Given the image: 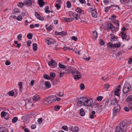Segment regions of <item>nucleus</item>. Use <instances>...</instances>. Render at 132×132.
Wrapping results in <instances>:
<instances>
[{"instance_id": "f257e3e1", "label": "nucleus", "mask_w": 132, "mask_h": 132, "mask_svg": "<svg viewBox=\"0 0 132 132\" xmlns=\"http://www.w3.org/2000/svg\"><path fill=\"white\" fill-rule=\"evenodd\" d=\"M127 128L126 123L125 122L120 123V126H117L116 128V132H123L125 131Z\"/></svg>"}, {"instance_id": "f03ea898", "label": "nucleus", "mask_w": 132, "mask_h": 132, "mask_svg": "<svg viewBox=\"0 0 132 132\" xmlns=\"http://www.w3.org/2000/svg\"><path fill=\"white\" fill-rule=\"evenodd\" d=\"M56 101L54 97L53 96H51L46 99L43 100V102L46 103H48L50 104Z\"/></svg>"}, {"instance_id": "7ed1b4c3", "label": "nucleus", "mask_w": 132, "mask_h": 132, "mask_svg": "<svg viewBox=\"0 0 132 132\" xmlns=\"http://www.w3.org/2000/svg\"><path fill=\"white\" fill-rule=\"evenodd\" d=\"M131 88V86L130 84L128 83H126L124 85L123 89V92L124 94H126L130 90V88Z\"/></svg>"}, {"instance_id": "20e7f679", "label": "nucleus", "mask_w": 132, "mask_h": 132, "mask_svg": "<svg viewBox=\"0 0 132 132\" xmlns=\"http://www.w3.org/2000/svg\"><path fill=\"white\" fill-rule=\"evenodd\" d=\"M85 101L83 102V105L85 106H90L92 102V101L91 100H89L88 99L86 98H85Z\"/></svg>"}, {"instance_id": "39448f33", "label": "nucleus", "mask_w": 132, "mask_h": 132, "mask_svg": "<svg viewBox=\"0 0 132 132\" xmlns=\"http://www.w3.org/2000/svg\"><path fill=\"white\" fill-rule=\"evenodd\" d=\"M120 85H118L116 88V90L114 92V94L115 95L118 96H119V92L120 91Z\"/></svg>"}, {"instance_id": "423d86ee", "label": "nucleus", "mask_w": 132, "mask_h": 132, "mask_svg": "<svg viewBox=\"0 0 132 132\" xmlns=\"http://www.w3.org/2000/svg\"><path fill=\"white\" fill-rule=\"evenodd\" d=\"M107 28L108 30H111L112 31L115 30V28L111 23H109L107 25Z\"/></svg>"}, {"instance_id": "0eeeda50", "label": "nucleus", "mask_w": 132, "mask_h": 132, "mask_svg": "<svg viewBox=\"0 0 132 132\" xmlns=\"http://www.w3.org/2000/svg\"><path fill=\"white\" fill-rule=\"evenodd\" d=\"M69 129L70 131H72L74 132H78L79 130V129L78 127H76L72 128V126H70L69 128Z\"/></svg>"}, {"instance_id": "6e6552de", "label": "nucleus", "mask_w": 132, "mask_h": 132, "mask_svg": "<svg viewBox=\"0 0 132 132\" xmlns=\"http://www.w3.org/2000/svg\"><path fill=\"white\" fill-rule=\"evenodd\" d=\"M35 16L38 19L42 21H43L44 20V18L43 17L40 16L38 12H35Z\"/></svg>"}, {"instance_id": "1a4fd4ad", "label": "nucleus", "mask_w": 132, "mask_h": 132, "mask_svg": "<svg viewBox=\"0 0 132 132\" xmlns=\"http://www.w3.org/2000/svg\"><path fill=\"white\" fill-rule=\"evenodd\" d=\"M118 101L117 99L115 97L114 98L112 99L111 102L110 104H109V106L113 105H114L115 103H116L117 104L118 103Z\"/></svg>"}, {"instance_id": "9d476101", "label": "nucleus", "mask_w": 132, "mask_h": 132, "mask_svg": "<svg viewBox=\"0 0 132 132\" xmlns=\"http://www.w3.org/2000/svg\"><path fill=\"white\" fill-rule=\"evenodd\" d=\"M93 9V8H91V9ZM91 13L92 16L94 18H96L97 16V12L95 10H92L91 11Z\"/></svg>"}, {"instance_id": "9b49d317", "label": "nucleus", "mask_w": 132, "mask_h": 132, "mask_svg": "<svg viewBox=\"0 0 132 132\" xmlns=\"http://www.w3.org/2000/svg\"><path fill=\"white\" fill-rule=\"evenodd\" d=\"M46 42L48 45L51 44H54L55 43V41L53 39H51L50 40L48 39L46 40Z\"/></svg>"}, {"instance_id": "f8f14e48", "label": "nucleus", "mask_w": 132, "mask_h": 132, "mask_svg": "<svg viewBox=\"0 0 132 132\" xmlns=\"http://www.w3.org/2000/svg\"><path fill=\"white\" fill-rule=\"evenodd\" d=\"M120 109V106L118 104H116L113 109V110L114 111H117V112H119Z\"/></svg>"}, {"instance_id": "ddd939ff", "label": "nucleus", "mask_w": 132, "mask_h": 132, "mask_svg": "<svg viewBox=\"0 0 132 132\" xmlns=\"http://www.w3.org/2000/svg\"><path fill=\"white\" fill-rule=\"evenodd\" d=\"M40 96L37 94H36L32 98L33 100L34 101H38L40 99Z\"/></svg>"}, {"instance_id": "4468645a", "label": "nucleus", "mask_w": 132, "mask_h": 132, "mask_svg": "<svg viewBox=\"0 0 132 132\" xmlns=\"http://www.w3.org/2000/svg\"><path fill=\"white\" fill-rule=\"evenodd\" d=\"M24 3L26 5L29 6L32 4V2L31 0L24 1Z\"/></svg>"}, {"instance_id": "2eb2a0df", "label": "nucleus", "mask_w": 132, "mask_h": 132, "mask_svg": "<svg viewBox=\"0 0 132 132\" xmlns=\"http://www.w3.org/2000/svg\"><path fill=\"white\" fill-rule=\"evenodd\" d=\"M79 14H84V11L81 10L79 7H78L75 10Z\"/></svg>"}, {"instance_id": "dca6fc26", "label": "nucleus", "mask_w": 132, "mask_h": 132, "mask_svg": "<svg viewBox=\"0 0 132 132\" xmlns=\"http://www.w3.org/2000/svg\"><path fill=\"white\" fill-rule=\"evenodd\" d=\"M38 4L40 7H42L44 4L45 3L43 0H38Z\"/></svg>"}, {"instance_id": "f3484780", "label": "nucleus", "mask_w": 132, "mask_h": 132, "mask_svg": "<svg viewBox=\"0 0 132 132\" xmlns=\"http://www.w3.org/2000/svg\"><path fill=\"white\" fill-rule=\"evenodd\" d=\"M71 71V73H72L73 75H75V74H80L79 72L76 69L72 70V69Z\"/></svg>"}, {"instance_id": "a211bd4d", "label": "nucleus", "mask_w": 132, "mask_h": 132, "mask_svg": "<svg viewBox=\"0 0 132 132\" xmlns=\"http://www.w3.org/2000/svg\"><path fill=\"white\" fill-rule=\"evenodd\" d=\"M55 63V61L54 60H52L50 61L48 63V65L50 66H52L54 65Z\"/></svg>"}, {"instance_id": "6ab92c4d", "label": "nucleus", "mask_w": 132, "mask_h": 132, "mask_svg": "<svg viewBox=\"0 0 132 132\" xmlns=\"http://www.w3.org/2000/svg\"><path fill=\"white\" fill-rule=\"evenodd\" d=\"M80 114L82 116H84L85 114V112L83 109L82 108L80 110Z\"/></svg>"}, {"instance_id": "aec40b11", "label": "nucleus", "mask_w": 132, "mask_h": 132, "mask_svg": "<svg viewBox=\"0 0 132 132\" xmlns=\"http://www.w3.org/2000/svg\"><path fill=\"white\" fill-rule=\"evenodd\" d=\"M65 70L66 71H67L68 73H71V69H72L69 67H65Z\"/></svg>"}, {"instance_id": "412c9836", "label": "nucleus", "mask_w": 132, "mask_h": 132, "mask_svg": "<svg viewBox=\"0 0 132 132\" xmlns=\"http://www.w3.org/2000/svg\"><path fill=\"white\" fill-rule=\"evenodd\" d=\"M76 74L74 76V78L75 79L78 80L81 77V75H80V74Z\"/></svg>"}, {"instance_id": "4be33fe9", "label": "nucleus", "mask_w": 132, "mask_h": 132, "mask_svg": "<svg viewBox=\"0 0 132 132\" xmlns=\"http://www.w3.org/2000/svg\"><path fill=\"white\" fill-rule=\"evenodd\" d=\"M33 50L35 51H36L37 50V45L36 43H35L33 44Z\"/></svg>"}, {"instance_id": "5701e85b", "label": "nucleus", "mask_w": 132, "mask_h": 132, "mask_svg": "<svg viewBox=\"0 0 132 132\" xmlns=\"http://www.w3.org/2000/svg\"><path fill=\"white\" fill-rule=\"evenodd\" d=\"M45 85L46 87H47L49 88L50 87V84L48 81H47L45 82Z\"/></svg>"}, {"instance_id": "b1692460", "label": "nucleus", "mask_w": 132, "mask_h": 132, "mask_svg": "<svg viewBox=\"0 0 132 132\" xmlns=\"http://www.w3.org/2000/svg\"><path fill=\"white\" fill-rule=\"evenodd\" d=\"M109 100L108 99H107L105 100V101H104V103L105 104L104 105V106L105 107H106V106H108V103H109Z\"/></svg>"}, {"instance_id": "393cba45", "label": "nucleus", "mask_w": 132, "mask_h": 132, "mask_svg": "<svg viewBox=\"0 0 132 132\" xmlns=\"http://www.w3.org/2000/svg\"><path fill=\"white\" fill-rule=\"evenodd\" d=\"M126 100L127 102L132 101V95H130L128 96L127 97Z\"/></svg>"}, {"instance_id": "a878e982", "label": "nucleus", "mask_w": 132, "mask_h": 132, "mask_svg": "<svg viewBox=\"0 0 132 132\" xmlns=\"http://www.w3.org/2000/svg\"><path fill=\"white\" fill-rule=\"evenodd\" d=\"M49 9V7L48 6H46L45 8V12L46 13H49L50 12V11L48 10Z\"/></svg>"}, {"instance_id": "bb28decb", "label": "nucleus", "mask_w": 132, "mask_h": 132, "mask_svg": "<svg viewBox=\"0 0 132 132\" xmlns=\"http://www.w3.org/2000/svg\"><path fill=\"white\" fill-rule=\"evenodd\" d=\"M22 82H19L18 83V85L19 87V90L20 92H21L22 91Z\"/></svg>"}, {"instance_id": "cd10ccee", "label": "nucleus", "mask_w": 132, "mask_h": 132, "mask_svg": "<svg viewBox=\"0 0 132 132\" xmlns=\"http://www.w3.org/2000/svg\"><path fill=\"white\" fill-rule=\"evenodd\" d=\"M82 104V101L79 100H78L77 102V104L78 106H81Z\"/></svg>"}, {"instance_id": "c85d7f7f", "label": "nucleus", "mask_w": 132, "mask_h": 132, "mask_svg": "<svg viewBox=\"0 0 132 132\" xmlns=\"http://www.w3.org/2000/svg\"><path fill=\"white\" fill-rule=\"evenodd\" d=\"M59 35L61 36H65L67 35V33L64 31H62L59 32Z\"/></svg>"}, {"instance_id": "c756f323", "label": "nucleus", "mask_w": 132, "mask_h": 132, "mask_svg": "<svg viewBox=\"0 0 132 132\" xmlns=\"http://www.w3.org/2000/svg\"><path fill=\"white\" fill-rule=\"evenodd\" d=\"M7 113L3 111L1 112V116L2 117H4L6 115Z\"/></svg>"}, {"instance_id": "7c9ffc66", "label": "nucleus", "mask_w": 132, "mask_h": 132, "mask_svg": "<svg viewBox=\"0 0 132 132\" xmlns=\"http://www.w3.org/2000/svg\"><path fill=\"white\" fill-rule=\"evenodd\" d=\"M59 67L61 69H64L65 66L63 64H61L60 63H59Z\"/></svg>"}, {"instance_id": "2f4dec72", "label": "nucleus", "mask_w": 132, "mask_h": 132, "mask_svg": "<svg viewBox=\"0 0 132 132\" xmlns=\"http://www.w3.org/2000/svg\"><path fill=\"white\" fill-rule=\"evenodd\" d=\"M18 119L17 117H14L12 119V122L13 123H15Z\"/></svg>"}, {"instance_id": "473e14b6", "label": "nucleus", "mask_w": 132, "mask_h": 132, "mask_svg": "<svg viewBox=\"0 0 132 132\" xmlns=\"http://www.w3.org/2000/svg\"><path fill=\"white\" fill-rule=\"evenodd\" d=\"M93 36L95 38H97V32L96 31H93Z\"/></svg>"}, {"instance_id": "72a5a7b5", "label": "nucleus", "mask_w": 132, "mask_h": 132, "mask_svg": "<svg viewBox=\"0 0 132 132\" xmlns=\"http://www.w3.org/2000/svg\"><path fill=\"white\" fill-rule=\"evenodd\" d=\"M50 75L51 78H54L55 77V74L54 72H52L50 73Z\"/></svg>"}, {"instance_id": "f704fd0d", "label": "nucleus", "mask_w": 132, "mask_h": 132, "mask_svg": "<svg viewBox=\"0 0 132 132\" xmlns=\"http://www.w3.org/2000/svg\"><path fill=\"white\" fill-rule=\"evenodd\" d=\"M44 77L45 79H46L49 80L50 78L49 76L48 75H47L45 74L44 75Z\"/></svg>"}, {"instance_id": "c9c22d12", "label": "nucleus", "mask_w": 132, "mask_h": 132, "mask_svg": "<svg viewBox=\"0 0 132 132\" xmlns=\"http://www.w3.org/2000/svg\"><path fill=\"white\" fill-rule=\"evenodd\" d=\"M67 7L68 8H70L71 6V4L70 1H68L67 2Z\"/></svg>"}, {"instance_id": "e433bc0d", "label": "nucleus", "mask_w": 132, "mask_h": 132, "mask_svg": "<svg viewBox=\"0 0 132 132\" xmlns=\"http://www.w3.org/2000/svg\"><path fill=\"white\" fill-rule=\"evenodd\" d=\"M86 98V97H81L79 98H78V99L80 100L81 101H82V103H83V102L85 101V100H84L85 98Z\"/></svg>"}, {"instance_id": "4c0bfd02", "label": "nucleus", "mask_w": 132, "mask_h": 132, "mask_svg": "<svg viewBox=\"0 0 132 132\" xmlns=\"http://www.w3.org/2000/svg\"><path fill=\"white\" fill-rule=\"evenodd\" d=\"M14 94V92L13 91H10L8 93V95L10 96H13Z\"/></svg>"}, {"instance_id": "58836bf2", "label": "nucleus", "mask_w": 132, "mask_h": 132, "mask_svg": "<svg viewBox=\"0 0 132 132\" xmlns=\"http://www.w3.org/2000/svg\"><path fill=\"white\" fill-rule=\"evenodd\" d=\"M110 8H111L110 7V6L109 7H105L104 8V11L106 13L108 12Z\"/></svg>"}, {"instance_id": "ea45409f", "label": "nucleus", "mask_w": 132, "mask_h": 132, "mask_svg": "<svg viewBox=\"0 0 132 132\" xmlns=\"http://www.w3.org/2000/svg\"><path fill=\"white\" fill-rule=\"evenodd\" d=\"M27 37L29 39H31L32 38V35L31 34H29L27 36Z\"/></svg>"}, {"instance_id": "a19ab883", "label": "nucleus", "mask_w": 132, "mask_h": 132, "mask_svg": "<svg viewBox=\"0 0 132 132\" xmlns=\"http://www.w3.org/2000/svg\"><path fill=\"white\" fill-rule=\"evenodd\" d=\"M109 86L110 85L108 83L105 84L104 85V88L106 89H108L109 88Z\"/></svg>"}, {"instance_id": "79ce46f5", "label": "nucleus", "mask_w": 132, "mask_h": 132, "mask_svg": "<svg viewBox=\"0 0 132 132\" xmlns=\"http://www.w3.org/2000/svg\"><path fill=\"white\" fill-rule=\"evenodd\" d=\"M80 89L81 90H83L85 88V86L83 84H81L80 86Z\"/></svg>"}, {"instance_id": "37998d69", "label": "nucleus", "mask_w": 132, "mask_h": 132, "mask_svg": "<svg viewBox=\"0 0 132 132\" xmlns=\"http://www.w3.org/2000/svg\"><path fill=\"white\" fill-rule=\"evenodd\" d=\"M117 39L115 38V36H112L111 39V41L112 42L115 41Z\"/></svg>"}, {"instance_id": "c03bdc74", "label": "nucleus", "mask_w": 132, "mask_h": 132, "mask_svg": "<svg viewBox=\"0 0 132 132\" xmlns=\"http://www.w3.org/2000/svg\"><path fill=\"white\" fill-rule=\"evenodd\" d=\"M60 106L59 105H56L54 108L55 110L56 111L60 109Z\"/></svg>"}, {"instance_id": "a18cd8bd", "label": "nucleus", "mask_w": 132, "mask_h": 132, "mask_svg": "<svg viewBox=\"0 0 132 132\" xmlns=\"http://www.w3.org/2000/svg\"><path fill=\"white\" fill-rule=\"evenodd\" d=\"M64 20L66 22H70V18H64Z\"/></svg>"}, {"instance_id": "49530a36", "label": "nucleus", "mask_w": 132, "mask_h": 132, "mask_svg": "<svg viewBox=\"0 0 132 132\" xmlns=\"http://www.w3.org/2000/svg\"><path fill=\"white\" fill-rule=\"evenodd\" d=\"M38 122L39 124H41L42 122V118H39L38 120Z\"/></svg>"}, {"instance_id": "de8ad7c7", "label": "nucleus", "mask_w": 132, "mask_h": 132, "mask_svg": "<svg viewBox=\"0 0 132 132\" xmlns=\"http://www.w3.org/2000/svg\"><path fill=\"white\" fill-rule=\"evenodd\" d=\"M22 19V16L21 15L18 16L17 18V19L18 21H21Z\"/></svg>"}, {"instance_id": "09e8293b", "label": "nucleus", "mask_w": 132, "mask_h": 132, "mask_svg": "<svg viewBox=\"0 0 132 132\" xmlns=\"http://www.w3.org/2000/svg\"><path fill=\"white\" fill-rule=\"evenodd\" d=\"M100 45H103L104 44V42L103 40L102 39H100Z\"/></svg>"}, {"instance_id": "8fccbe9b", "label": "nucleus", "mask_w": 132, "mask_h": 132, "mask_svg": "<svg viewBox=\"0 0 132 132\" xmlns=\"http://www.w3.org/2000/svg\"><path fill=\"white\" fill-rule=\"evenodd\" d=\"M120 46V44H114V47L116 48H118Z\"/></svg>"}, {"instance_id": "3c124183", "label": "nucleus", "mask_w": 132, "mask_h": 132, "mask_svg": "<svg viewBox=\"0 0 132 132\" xmlns=\"http://www.w3.org/2000/svg\"><path fill=\"white\" fill-rule=\"evenodd\" d=\"M111 42H110L108 44V46L110 47V48L114 47V44H111Z\"/></svg>"}, {"instance_id": "603ef678", "label": "nucleus", "mask_w": 132, "mask_h": 132, "mask_svg": "<svg viewBox=\"0 0 132 132\" xmlns=\"http://www.w3.org/2000/svg\"><path fill=\"white\" fill-rule=\"evenodd\" d=\"M53 27L52 26L50 25L47 28H46V29L47 31H51L52 30Z\"/></svg>"}, {"instance_id": "864d4df0", "label": "nucleus", "mask_w": 132, "mask_h": 132, "mask_svg": "<svg viewBox=\"0 0 132 132\" xmlns=\"http://www.w3.org/2000/svg\"><path fill=\"white\" fill-rule=\"evenodd\" d=\"M114 21H115V22H114V23L117 26L119 27V21L118 20H114Z\"/></svg>"}, {"instance_id": "5fc2aeb1", "label": "nucleus", "mask_w": 132, "mask_h": 132, "mask_svg": "<svg viewBox=\"0 0 132 132\" xmlns=\"http://www.w3.org/2000/svg\"><path fill=\"white\" fill-rule=\"evenodd\" d=\"M102 97L101 96H98L96 98L97 100L98 101H100L102 100Z\"/></svg>"}, {"instance_id": "6e6d98bb", "label": "nucleus", "mask_w": 132, "mask_h": 132, "mask_svg": "<svg viewBox=\"0 0 132 132\" xmlns=\"http://www.w3.org/2000/svg\"><path fill=\"white\" fill-rule=\"evenodd\" d=\"M62 128L64 130L67 131L68 130V127L66 126H63L62 127Z\"/></svg>"}, {"instance_id": "4d7b16f0", "label": "nucleus", "mask_w": 132, "mask_h": 132, "mask_svg": "<svg viewBox=\"0 0 132 132\" xmlns=\"http://www.w3.org/2000/svg\"><path fill=\"white\" fill-rule=\"evenodd\" d=\"M22 37V35L21 34L19 35L18 36V39L19 40H21V38Z\"/></svg>"}, {"instance_id": "13d9d810", "label": "nucleus", "mask_w": 132, "mask_h": 132, "mask_svg": "<svg viewBox=\"0 0 132 132\" xmlns=\"http://www.w3.org/2000/svg\"><path fill=\"white\" fill-rule=\"evenodd\" d=\"M14 43L15 44H16L17 47H20V44H19L18 43V42L17 41H15L14 42Z\"/></svg>"}, {"instance_id": "bf43d9fd", "label": "nucleus", "mask_w": 132, "mask_h": 132, "mask_svg": "<svg viewBox=\"0 0 132 132\" xmlns=\"http://www.w3.org/2000/svg\"><path fill=\"white\" fill-rule=\"evenodd\" d=\"M2 128L3 129H2L3 131V132H8L7 129H6L5 127H2Z\"/></svg>"}, {"instance_id": "052dcab7", "label": "nucleus", "mask_w": 132, "mask_h": 132, "mask_svg": "<svg viewBox=\"0 0 132 132\" xmlns=\"http://www.w3.org/2000/svg\"><path fill=\"white\" fill-rule=\"evenodd\" d=\"M103 2L105 5H107L109 3V1L108 0H103Z\"/></svg>"}, {"instance_id": "680f3d73", "label": "nucleus", "mask_w": 132, "mask_h": 132, "mask_svg": "<svg viewBox=\"0 0 132 132\" xmlns=\"http://www.w3.org/2000/svg\"><path fill=\"white\" fill-rule=\"evenodd\" d=\"M128 106L130 110H132V102H130L129 103Z\"/></svg>"}, {"instance_id": "e2e57ef3", "label": "nucleus", "mask_w": 132, "mask_h": 132, "mask_svg": "<svg viewBox=\"0 0 132 132\" xmlns=\"http://www.w3.org/2000/svg\"><path fill=\"white\" fill-rule=\"evenodd\" d=\"M63 49L64 51H66L67 50H70V47H64L63 48Z\"/></svg>"}, {"instance_id": "0e129e2a", "label": "nucleus", "mask_w": 132, "mask_h": 132, "mask_svg": "<svg viewBox=\"0 0 132 132\" xmlns=\"http://www.w3.org/2000/svg\"><path fill=\"white\" fill-rule=\"evenodd\" d=\"M72 39L73 40H74L75 41H77L78 40L77 38V37H75L74 36L72 37Z\"/></svg>"}, {"instance_id": "69168bd1", "label": "nucleus", "mask_w": 132, "mask_h": 132, "mask_svg": "<svg viewBox=\"0 0 132 132\" xmlns=\"http://www.w3.org/2000/svg\"><path fill=\"white\" fill-rule=\"evenodd\" d=\"M123 39H126V38L127 37V35L126 34H125L121 36Z\"/></svg>"}, {"instance_id": "338daca9", "label": "nucleus", "mask_w": 132, "mask_h": 132, "mask_svg": "<svg viewBox=\"0 0 132 132\" xmlns=\"http://www.w3.org/2000/svg\"><path fill=\"white\" fill-rule=\"evenodd\" d=\"M55 6L58 10L61 7V6L59 5L58 4H56Z\"/></svg>"}, {"instance_id": "774afa93", "label": "nucleus", "mask_w": 132, "mask_h": 132, "mask_svg": "<svg viewBox=\"0 0 132 132\" xmlns=\"http://www.w3.org/2000/svg\"><path fill=\"white\" fill-rule=\"evenodd\" d=\"M14 13H18V8L14 9L13 10Z\"/></svg>"}]
</instances>
